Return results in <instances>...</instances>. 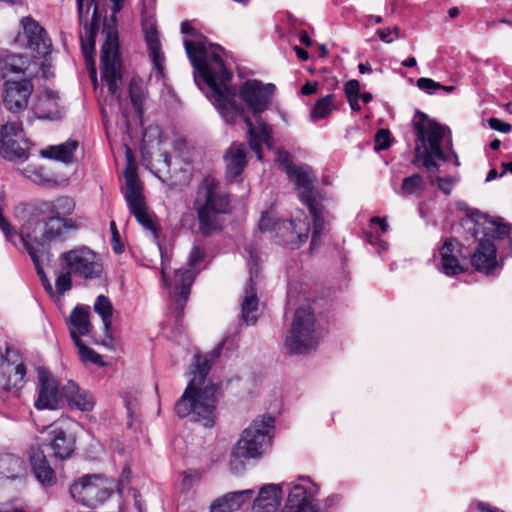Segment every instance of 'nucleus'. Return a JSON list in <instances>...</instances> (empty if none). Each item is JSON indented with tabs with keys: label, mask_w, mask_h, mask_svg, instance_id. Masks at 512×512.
Returning <instances> with one entry per match:
<instances>
[{
	"label": "nucleus",
	"mask_w": 512,
	"mask_h": 512,
	"mask_svg": "<svg viewBox=\"0 0 512 512\" xmlns=\"http://www.w3.org/2000/svg\"><path fill=\"white\" fill-rule=\"evenodd\" d=\"M283 493H287L280 512H319L316 499L320 487L309 477L301 476L291 482H282Z\"/></svg>",
	"instance_id": "10"
},
{
	"label": "nucleus",
	"mask_w": 512,
	"mask_h": 512,
	"mask_svg": "<svg viewBox=\"0 0 512 512\" xmlns=\"http://www.w3.org/2000/svg\"><path fill=\"white\" fill-rule=\"evenodd\" d=\"M210 512H231V510L224 501H221V497H219L211 504Z\"/></svg>",
	"instance_id": "53"
},
{
	"label": "nucleus",
	"mask_w": 512,
	"mask_h": 512,
	"mask_svg": "<svg viewBox=\"0 0 512 512\" xmlns=\"http://www.w3.org/2000/svg\"><path fill=\"white\" fill-rule=\"evenodd\" d=\"M204 258V249L194 246L189 254L188 267L176 270L173 282L169 284L171 288V295L175 299L177 307L180 309V313H182L184 305L189 298L190 288L197 274L195 268L204 260ZM162 278L168 285L164 268H162Z\"/></svg>",
	"instance_id": "14"
},
{
	"label": "nucleus",
	"mask_w": 512,
	"mask_h": 512,
	"mask_svg": "<svg viewBox=\"0 0 512 512\" xmlns=\"http://www.w3.org/2000/svg\"><path fill=\"white\" fill-rule=\"evenodd\" d=\"M181 33L193 36V39L184 40V47L195 70V82L199 85L198 78H202L211 89L222 115L228 121H232L240 108L232 101L235 90L225 86V82L230 78V72L224 63V50L219 45L210 43L203 35L196 33L188 21L181 23Z\"/></svg>",
	"instance_id": "1"
},
{
	"label": "nucleus",
	"mask_w": 512,
	"mask_h": 512,
	"mask_svg": "<svg viewBox=\"0 0 512 512\" xmlns=\"http://www.w3.org/2000/svg\"><path fill=\"white\" fill-rule=\"evenodd\" d=\"M83 1L84 0H77V8H78V15L80 23H85V27L88 25V14H89V7L86 8V11L84 12L83 8Z\"/></svg>",
	"instance_id": "52"
},
{
	"label": "nucleus",
	"mask_w": 512,
	"mask_h": 512,
	"mask_svg": "<svg viewBox=\"0 0 512 512\" xmlns=\"http://www.w3.org/2000/svg\"><path fill=\"white\" fill-rule=\"evenodd\" d=\"M230 78L225 82V86L236 90V88L229 86L228 82ZM275 92V86L271 83L265 84L259 80L251 79L245 81L239 88V97L246 104L248 109L256 116L257 128L254 127L251 118L244 115V110L240 104L235 101L236 95L233 96L232 101L240 108L239 113L235 116L232 121H228L221 112L220 115L227 123H234L239 116H242L244 123L247 126V132L249 136V145L253 151H255L257 158L262 160V145L266 144L267 147H272V135L271 129L266 122L261 118V114L268 109L272 103L273 95ZM237 94V91H235ZM212 97H214L212 95ZM214 99L215 106L217 103ZM218 108V107H216ZM220 111L219 109H217Z\"/></svg>",
	"instance_id": "4"
},
{
	"label": "nucleus",
	"mask_w": 512,
	"mask_h": 512,
	"mask_svg": "<svg viewBox=\"0 0 512 512\" xmlns=\"http://www.w3.org/2000/svg\"><path fill=\"white\" fill-rule=\"evenodd\" d=\"M470 222L473 227H469V230H472L473 236L479 238L480 242L489 240L493 243V240L504 237L510 231L509 226L500 219H492L487 215L477 214Z\"/></svg>",
	"instance_id": "23"
},
{
	"label": "nucleus",
	"mask_w": 512,
	"mask_h": 512,
	"mask_svg": "<svg viewBox=\"0 0 512 512\" xmlns=\"http://www.w3.org/2000/svg\"><path fill=\"white\" fill-rule=\"evenodd\" d=\"M33 91L31 79L7 80L3 88L4 107L13 114L25 111Z\"/></svg>",
	"instance_id": "19"
},
{
	"label": "nucleus",
	"mask_w": 512,
	"mask_h": 512,
	"mask_svg": "<svg viewBox=\"0 0 512 512\" xmlns=\"http://www.w3.org/2000/svg\"><path fill=\"white\" fill-rule=\"evenodd\" d=\"M459 243L456 239H447L440 248V270L447 276H455L465 271L459 259Z\"/></svg>",
	"instance_id": "28"
},
{
	"label": "nucleus",
	"mask_w": 512,
	"mask_h": 512,
	"mask_svg": "<svg viewBox=\"0 0 512 512\" xmlns=\"http://www.w3.org/2000/svg\"><path fill=\"white\" fill-rule=\"evenodd\" d=\"M358 70H359V72L361 74L371 73L372 72V68H371L369 63H360L358 65Z\"/></svg>",
	"instance_id": "61"
},
{
	"label": "nucleus",
	"mask_w": 512,
	"mask_h": 512,
	"mask_svg": "<svg viewBox=\"0 0 512 512\" xmlns=\"http://www.w3.org/2000/svg\"><path fill=\"white\" fill-rule=\"evenodd\" d=\"M129 96L135 112L140 116L142 114L145 93L140 78H132L129 83Z\"/></svg>",
	"instance_id": "38"
},
{
	"label": "nucleus",
	"mask_w": 512,
	"mask_h": 512,
	"mask_svg": "<svg viewBox=\"0 0 512 512\" xmlns=\"http://www.w3.org/2000/svg\"><path fill=\"white\" fill-rule=\"evenodd\" d=\"M21 26L26 38V46L35 53V57L48 56L52 50V42L45 29L30 16L21 19Z\"/></svg>",
	"instance_id": "21"
},
{
	"label": "nucleus",
	"mask_w": 512,
	"mask_h": 512,
	"mask_svg": "<svg viewBox=\"0 0 512 512\" xmlns=\"http://www.w3.org/2000/svg\"><path fill=\"white\" fill-rule=\"evenodd\" d=\"M246 251L249 253L250 279L244 291V297L241 303V314L244 322L250 325L257 321L259 315V300L254 287V276L257 273L254 271V266L257 265L258 256L252 248H246Z\"/></svg>",
	"instance_id": "22"
},
{
	"label": "nucleus",
	"mask_w": 512,
	"mask_h": 512,
	"mask_svg": "<svg viewBox=\"0 0 512 512\" xmlns=\"http://www.w3.org/2000/svg\"><path fill=\"white\" fill-rule=\"evenodd\" d=\"M31 60L28 56L14 54L8 51L0 53V76L7 78L14 74H25L30 66Z\"/></svg>",
	"instance_id": "30"
},
{
	"label": "nucleus",
	"mask_w": 512,
	"mask_h": 512,
	"mask_svg": "<svg viewBox=\"0 0 512 512\" xmlns=\"http://www.w3.org/2000/svg\"><path fill=\"white\" fill-rule=\"evenodd\" d=\"M471 263L478 272L486 275H493L499 269L496 258V247L489 240L479 242L475 252L472 254Z\"/></svg>",
	"instance_id": "27"
},
{
	"label": "nucleus",
	"mask_w": 512,
	"mask_h": 512,
	"mask_svg": "<svg viewBox=\"0 0 512 512\" xmlns=\"http://www.w3.org/2000/svg\"><path fill=\"white\" fill-rule=\"evenodd\" d=\"M67 420L57 421L48 427L50 447L54 456L59 459L69 458L75 449V439L67 434L64 424Z\"/></svg>",
	"instance_id": "24"
},
{
	"label": "nucleus",
	"mask_w": 512,
	"mask_h": 512,
	"mask_svg": "<svg viewBox=\"0 0 512 512\" xmlns=\"http://www.w3.org/2000/svg\"><path fill=\"white\" fill-rule=\"evenodd\" d=\"M158 162H161L164 167L168 170L169 167H170V157L167 153H163L160 155V159L158 160Z\"/></svg>",
	"instance_id": "60"
},
{
	"label": "nucleus",
	"mask_w": 512,
	"mask_h": 512,
	"mask_svg": "<svg viewBox=\"0 0 512 512\" xmlns=\"http://www.w3.org/2000/svg\"><path fill=\"white\" fill-rule=\"evenodd\" d=\"M141 24L148 47L149 56L155 71V77L157 80H161L165 76V56L162 52L154 15L147 10H142Z\"/></svg>",
	"instance_id": "18"
},
{
	"label": "nucleus",
	"mask_w": 512,
	"mask_h": 512,
	"mask_svg": "<svg viewBox=\"0 0 512 512\" xmlns=\"http://www.w3.org/2000/svg\"><path fill=\"white\" fill-rule=\"evenodd\" d=\"M101 73L109 92L119 98V83L122 80L121 62L119 59L118 36L109 30L101 48Z\"/></svg>",
	"instance_id": "15"
},
{
	"label": "nucleus",
	"mask_w": 512,
	"mask_h": 512,
	"mask_svg": "<svg viewBox=\"0 0 512 512\" xmlns=\"http://www.w3.org/2000/svg\"><path fill=\"white\" fill-rule=\"evenodd\" d=\"M230 202L229 194L213 177L202 180L193 201L202 235L209 236L222 228L221 215L230 211Z\"/></svg>",
	"instance_id": "5"
},
{
	"label": "nucleus",
	"mask_w": 512,
	"mask_h": 512,
	"mask_svg": "<svg viewBox=\"0 0 512 512\" xmlns=\"http://www.w3.org/2000/svg\"><path fill=\"white\" fill-rule=\"evenodd\" d=\"M78 348L79 357L84 363L102 364L101 356L93 349L87 347L81 339H76L74 342Z\"/></svg>",
	"instance_id": "43"
},
{
	"label": "nucleus",
	"mask_w": 512,
	"mask_h": 512,
	"mask_svg": "<svg viewBox=\"0 0 512 512\" xmlns=\"http://www.w3.org/2000/svg\"><path fill=\"white\" fill-rule=\"evenodd\" d=\"M70 494L80 504L96 508L111 496V490L106 479L94 474L84 475L75 481L70 487Z\"/></svg>",
	"instance_id": "16"
},
{
	"label": "nucleus",
	"mask_w": 512,
	"mask_h": 512,
	"mask_svg": "<svg viewBox=\"0 0 512 512\" xmlns=\"http://www.w3.org/2000/svg\"><path fill=\"white\" fill-rule=\"evenodd\" d=\"M425 188L423 177L419 174H413L403 179L401 188L397 193L403 197L411 195L420 196Z\"/></svg>",
	"instance_id": "36"
},
{
	"label": "nucleus",
	"mask_w": 512,
	"mask_h": 512,
	"mask_svg": "<svg viewBox=\"0 0 512 512\" xmlns=\"http://www.w3.org/2000/svg\"><path fill=\"white\" fill-rule=\"evenodd\" d=\"M274 425V417L260 416L243 431L231 454L232 470L239 468V460L260 458L265 453L272 443Z\"/></svg>",
	"instance_id": "6"
},
{
	"label": "nucleus",
	"mask_w": 512,
	"mask_h": 512,
	"mask_svg": "<svg viewBox=\"0 0 512 512\" xmlns=\"http://www.w3.org/2000/svg\"><path fill=\"white\" fill-rule=\"evenodd\" d=\"M38 397L35 407L38 410H56L62 403V393L57 380L45 368L38 369Z\"/></svg>",
	"instance_id": "20"
},
{
	"label": "nucleus",
	"mask_w": 512,
	"mask_h": 512,
	"mask_svg": "<svg viewBox=\"0 0 512 512\" xmlns=\"http://www.w3.org/2000/svg\"><path fill=\"white\" fill-rule=\"evenodd\" d=\"M24 174L35 184L42 186H47L53 181L51 175L41 166H28L24 169Z\"/></svg>",
	"instance_id": "42"
},
{
	"label": "nucleus",
	"mask_w": 512,
	"mask_h": 512,
	"mask_svg": "<svg viewBox=\"0 0 512 512\" xmlns=\"http://www.w3.org/2000/svg\"><path fill=\"white\" fill-rule=\"evenodd\" d=\"M334 109V95L329 94L319 99L311 110V119L316 121L326 118Z\"/></svg>",
	"instance_id": "39"
},
{
	"label": "nucleus",
	"mask_w": 512,
	"mask_h": 512,
	"mask_svg": "<svg viewBox=\"0 0 512 512\" xmlns=\"http://www.w3.org/2000/svg\"><path fill=\"white\" fill-rule=\"evenodd\" d=\"M94 311L101 317L104 330L107 333L112 325V315L114 311L112 302L105 295H99L94 303Z\"/></svg>",
	"instance_id": "37"
},
{
	"label": "nucleus",
	"mask_w": 512,
	"mask_h": 512,
	"mask_svg": "<svg viewBox=\"0 0 512 512\" xmlns=\"http://www.w3.org/2000/svg\"><path fill=\"white\" fill-rule=\"evenodd\" d=\"M226 175L229 179L240 176L247 165V150L243 143H232L224 154Z\"/></svg>",
	"instance_id": "29"
},
{
	"label": "nucleus",
	"mask_w": 512,
	"mask_h": 512,
	"mask_svg": "<svg viewBox=\"0 0 512 512\" xmlns=\"http://www.w3.org/2000/svg\"><path fill=\"white\" fill-rule=\"evenodd\" d=\"M59 259L76 277L95 280L103 273V263L98 253L87 246H79L60 254Z\"/></svg>",
	"instance_id": "12"
},
{
	"label": "nucleus",
	"mask_w": 512,
	"mask_h": 512,
	"mask_svg": "<svg viewBox=\"0 0 512 512\" xmlns=\"http://www.w3.org/2000/svg\"><path fill=\"white\" fill-rule=\"evenodd\" d=\"M29 142L19 119L7 121L0 126V154L9 161H24L28 158Z\"/></svg>",
	"instance_id": "17"
},
{
	"label": "nucleus",
	"mask_w": 512,
	"mask_h": 512,
	"mask_svg": "<svg viewBox=\"0 0 512 512\" xmlns=\"http://www.w3.org/2000/svg\"><path fill=\"white\" fill-rule=\"evenodd\" d=\"M75 209L71 197L61 196L53 200L40 201L36 211L44 217L42 238L45 241L63 240L70 230H76L75 222L69 218Z\"/></svg>",
	"instance_id": "7"
},
{
	"label": "nucleus",
	"mask_w": 512,
	"mask_h": 512,
	"mask_svg": "<svg viewBox=\"0 0 512 512\" xmlns=\"http://www.w3.org/2000/svg\"><path fill=\"white\" fill-rule=\"evenodd\" d=\"M26 375V368L23 363H20L14 367V377L15 381L13 383V387L19 389L24 382V377Z\"/></svg>",
	"instance_id": "50"
},
{
	"label": "nucleus",
	"mask_w": 512,
	"mask_h": 512,
	"mask_svg": "<svg viewBox=\"0 0 512 512\" xmlns=\"http://www.w3.org/2000/svg\"><path fill=\"white\" fill-rule=\"evenodd\" d=\"M259 229L262 232H275V237L280 239V243L291 249L299 248L309 236L308 222L281 221L272 210L262 214Z\"/></svg>",
	"instance_id": "11"
},
{
	"label": "nucleus",
	"mask_w": 512,
	"mask_h": 512,
	"mask_svg": "<svg viewBox=\"0 0 512 512\" xmlns=\"http://www.w3.org/2000/svg\"><path fill=\"white\" fill-rule=\"evenodd\" d=\"M34 114L39 119L58 120L65 114L60 96L54 91H44L37 98L33 108Z\"/></svg>",
	"instance_id": "26"
},
{
	"label": "nucleus",
	"mask_w": 512,
	"mask_h": 512,
	"mask_svg": "<svg viewBox=\"0 0 512 512\" xmlns=\"http://www.w3.org/2000/svg\"><path fill=\"white\" fill-rule=\"evenodd\" d=\"M78 147L75 140H67L66 142L49 146L41 151V155L45 158L61 161L63 163H71L73 161L74 152Z\"/></svg>",
	"instance_id": "34"
},
{
	"label": "nucleus",
	"mask_w": 512,
	"mask_h": 512,
	"mask_svg": "<svg viewBox=\"0 0 512 512\" xmlns=\"http://www.w3.org/2000/svg\"><path fill=\"white\" fill-rule=\"evenodd\" d=\"M317 90L316 84L311 82H306L301 89L303 95H311L315 93Z\"/></svg>",
	"instance_id": "56"
},
{
	"label": "nucleus",
	"mask_w": 512,
	"mask_h": 512,
	"mask_svg": "<svg viewBox=\"0 0 512 512\" xmlns=\"http://www.w3.org/2000/svg\"><path fill=\"white\" fill-rule=\"evenodd\" d=\"M371 224H378L382 233H385L388 230V224L385 219L373 217L371 218Z\"/></svg>",
	"instance_id": "57"
},
{
	"label": "nucleus",
	"mask_w": 512,
	"mask_h": 512,
	"mask_svg": "<svg viewBox=\"0 0 512 512\" xmlns=\"http://www.w3.org/2000/svg\"><path fill=\"white\" fill-rule=\"evenodd\" d=\"M276 160L283 165L287 174L296 167L292 164L291 155L285 150L278 149L276 151Z\"/></svg>",
	"instance_id": "47"
},
{
	"label": "nucleus",
	"mask_w": 512,
	"mask_h": 512,
	"mask_svg": "<svg viewBox=\"0 0 512 512\" xmlns=\"http://www.w3.org/2000/svg\"><path fill=\"white\" fill-rule=\"evenodd\" d=\"M110 230H111V245L112 249L116 254H121L124 251V245L121 243L120 234L118 232L116 223L114 221L110 222Z\"/></svg>",
	"instance_id": "46"
},
{
	"label": "nucleus",
	"mask_w": 512,
	"mask_h": 512,
	"mask_svg": "<svg viewBox=\"0 0 512 512\" xmlns=\"http://www.w3.org/2000/svg\"><path fill=\"white\" fill-rule=\"evenodd\" d=\"M417 87L427 93V94H435L437 93V88L440 87V83L434 81L431 78H419L416 83Z\"/></svg>",
	"instance_id": "44"
},
{
	"label": "nucleus",
	"mask_w": 512,
	"mask_h": 512,
	"mask_svg": "<svg viewBox=\"0 0 512 512\" xmlns=\"http://www.w3.org/2000/svg\"><path fill=\"white\" fill-rule=\"evenodd\" d=\"M345 94L347 99L359 97L360 94V83L357 80H350L344 86Z\"/></svg>",
	"instance_id": "49"
},
{
	"label": "nucleus",
	"mask_w": 512,
	"mask_h": 512,
	"mask_svg": "<svg viewBox=\"0 0 512 512\" xmlns=\"http://www.w3.org/2000/svg\"><path fill=\"white\" fill-rule=\"evenodd\" d=\"M412 127L416 136L413 162L421 163L428 173L431 184L436 182L439 190L447 195L450 194L454 179L436 176L439 170L437 161H449L450 154L457 159L452 148L450 129L421 111L415 112Z\"/></svg>",
	"instance_id": "2"
},
{
	"label": "nucleus",
	"mask_w": 512,
	"mask_h": 512,
	"mask_svg": "<svg viewBox=\"0 0 512 512\" xmlns=\"http://www.w3.org/2000/svg\"><path fill=\"white\" fill-rule=\"evenodd\" d=\"M22 468L21 460L14 455L0 456V474L7 478H13Z\"/></svg>",
	"instance_id": "40"
},
{
	"label": "nucleus",
	"mask_w": 512,
	"mask_h": 512,
	"mask_svg": "<svg viewBox=\"0 0 512 512\" xmlns=\"http://www.w3.org/2000/svg\"><path fill=\"white\" fill-rule=\"evenodd\" d=\"M70 324V336L73 342H75V338L80 339V336L87 335L92 327L88 308L83 306L75 307L70 315Z\"/></svg>",
	"instance_id": "33"
},
{
	"label": "nucleus",
	"mask_w": 512,
	"mask_h": 512,
	"mask_svg": "<svg viewBox=\"0 0 512 512\" xmlns=\"http://www.w3.org/2000/svg\"><path fill=\"white\" fill-rule=\"evenodd\" d=\"M294 50H295V52H296L297 56H298L301 60H304V61H305V60H307V59H308V57H309L308 52H307V51H305L304 49H302V48H300V47H298V46H295V47H294Z\"/></svg>",
	"instance_id": "58"
},
{
	"label": "nucleus",
	"mask_w": 512,
	"mask_h": 512,
	"mask_svg": "<svg viewBox=\"0 0 512 512\" xmlns=\"http://www.w3.org/2000/svg\"><path fill=\"white\" fill-rule=\"evenodd\" d=\"M63 391L70 406L84 412L93 409L95 401L92 394L81 389L75 382H68L63 388Z\"/></svg>",
	"instance_id": "31"
},
{
	"label": "nucleus",
	"mask_w": 512,
	"mask_h": 512,
	"mask_svg": "<svg viewBox=\"0 0 512 512\" xmlns=\"http://www.w3.org/2000/svg\"><path fill=\"white\" fill-rule=\"evenodd\" d=\"M289 178L295 183L300 200L307 206L313 218V233L311 238V249L318 246V241L325 226V211L322 206L321 195L313 189L314 176L308 167L296 166L288 173Z\"/></svg>",
	"instance_id": "8"
},
{
	"label": "nucleus",
	"mask_w": 512,
	"mask_h": 512,
	"mask_svg": "<svg viewBox=\"0 0 512 512\" xmlns=\"http://www.w3.org/2000/svg\"><path fill=\"white\" fill-rule=\"evenodd\" d=\"M315 316L309 306L296 310L291 328L285 336V347L290 354H305L314 350L319 343Z\"/></svg>",
	"instance_id": "9"
},
{
	"label": "nucleus",
	"mask_w": 512,
	"mask_h": 512,
	"mask_svg": "<svg viewBox=\"0 0 512 512\" xmlns=\"http://www.w3.org/2000/svg\"><path fill=\"white\" fill-rule=\"evenodd\" d=\"M72 272L68 269L66 270H59L56 272V279H55V298H59L63 296L67 291L71 290L72 288Z\"/></svg>",
	"instance_id": "41"
},
{
	"label": "nucleus",
	"mask_w": 512,
	"mask_h": 512,
	"mask_svg": "<svg viewBox=\"0 0 512 512\" xmlns=\"http://www.w3.org/2000/svg\"><path fill=\"white\" fill-rule=\"evenodd\" d=\"M210 367L211 359L207 355H194L191 364L193 376L175 405L179 417H190L191 421L206 428L212 427L216 419L217 387L206 380Z\"/></svg>",
	"instance_id": "3"
},
{
	"label": "nucleus",
	"mask_w": 512,
	"mask_h": 512,
	"mask_svg": "<svg viewBox=\"0 0 512 512\" xmlns=\"http://www.w3.org/2000/svg\"><path fill=\"white\" fill-rule=\"evenodd\" d=\"M160 136V129L157 126L148 127L143 134V141L150 142L152 137L158 138Z\"/></svg>",
	"instance_id": "54"
},
{
	"label": "nucleus",
	"mask_w": 512,
	"mask_h": 512,
	"mask_svg": "<svg viewBox=\"0 0 512 512\" xmlns=\"http://www.w3.org/2000/svg\"><path fill=\"white\" fill-rule=\"evenodd\" d=\"M254 493L253 489L228 492L221 496V501H224L231 512H234L241 509L244 504L249 502Z\"/></svg>",
	"instance_id": "35"
},
{
	"label": "nucleus",
	"mask_w": 512,
	"mask_h": 512,
	"mask_svg": "<svg viewBox=\"0 0 512 512\" xmlns=\"http://www.w3.org/2000/svg\"><path fill=\"white\" fill-rule=\"evenodd\" d=\"M300 41L302 44H304L306 46H310L312 44V40L310 39L309 35L305 31L301 32Z\"/></svg>",
	"instance_id": "62"
},
{
	"label": "nucleus",
	"mask_w": 512,
	"mask_h": 512,
	"mask_svg": "<svg viewBox=\"0 0 512 512\" xmlns=\"http://www.w3.org/2000/svg\"><path fill=\"white\" fill-rule=\"evenodd\" d=\"M502 166V171L500 173H498V171L495 169V168H492L487 176H486V182H490L494 179H496L498 176L499 177H502L504 176L506 173L508 172H512V161H509V162H502L501 164Z\"/></svg>",
	"instance_id": "48"
},
{
	"label": "nucleus",
	"mask_w": 512,
	"mask_h": 512,
	"mask_svg": "<svg viewBox=\"0 0 512 512\" xmlns=\"http://www.w3.org/2000/svg\"><path fill=\"white\" fill-rule=\"evenodd\" d=\"M31 466L36 479L43 486H52L56 483V475L51 468L43 451L37 450L30 456Z\"/></svg>",
	"instance_id": "32"
},
{
	"label": "nucleus",
	"mask_w": 512,
	"mask_h": 512,
	"mask_svg": "<svg viewBox=\"0 0 512 512\" xmlns=\"http://www.w3.org/2000/svg\"><path fill=\"white\" fill-rule=\"evenodd\" d=\"M477 508L480 510V511H485V512H497V509H493L491 508L489 505L485 504V503H481L479 502L477 504Z\"/></svg>",
	"instance_id": "64"
},
{
	"label": "nucleus",
	"mask_w": 512,
	"mask_h": 512,
	"mask_svg": "<svg viewBox=\"0 0 512 512\" xmlns=\"http://www.w3.org/2000/svg\"><path fill=\"white\" fill-rule=\"evenodd\" d=\"M376 34L380 38L381 41L385 43H392L394 41V38L392 37V34L390 32V28H381L376 31Z\"/></svg>",
	"instance_id": "55"
},
{
	"label": "nucleus",
	"mask_w": 512,
	"mask_h": 512,
	"mask_svg": "<svg viewBox=\"0 0 512 512\" xmlns=\"http://www.w3.org/2000/svg\"><path fill=\"white\" fill-rule=\"evenodd\" d=\"M283 498V485L265 484L260 487L253 501V512H280L278 511Z\"/></svg>",
	"instance_id": "25"
},
{
	"label": "nucleus",
	"mask_w": 512,
	"mask_h": 512,
	"mask_svg": "<svg viewBox=\"0 0 512 512\" xmlns=\"http://www.w3.org/2000/svg\"><path fill=\"white\" fill-rule=\"evenodd\" d=\"M391 144L390 132L386 129H380L375 135V149L385 150Z\"/></svg>",
	"instance_id": "45"
},
{
	"label": "nucleus",
	"mask_w": 512,
	"mask_h": 512,
	"mask_svg": "<svg viewBox=\"0 0 512 512\" xmlns=\"http://www.w3.org/2000/svg\"><path fill=\"white\" fill-rule=\"evenodd\" d=\"M131 150L126 147L127 160L131 161ZM125 200L129 206L131 213L137 221L147 230L151 231L154 239L157 238V231L152 217L147 212V207L142 195V186L138 181L135 169L129 164L125 170Z\"/></svg>",
	"instance_id": "13"
},
{
	"label": "nucleus",
	"mask_w": 512,
	"mask_h": 512,
	"mask_svg": "<svg viewBox=\"0 0 512 512\" xmlns=\"http://www.w3.org/2000/svg\"><path fill=\"white\" fill-rule=\"evenodd\" d=\"M359 97L348 98L349 105L353 111H360L361 107L358 103Z\"/></svg>",
	"instance_id": "59"
},
{
	"label": "nucleus",
	"mask_w": 512,
	"mask_h": 512,
	"mask_svg": "<svg viewBox=\"0 0 512 512\" xmlns=\"http://www.w3.org/2000/svg\"><path fill=\"white\" fill-rule=\"evenodd\" d=\"M417 64V61L414 57H408L407 59H405L403 62H402V65L404 67H408V68H412V67H415Z\"/></svg>",
	"instance_id": "63"
},
{
	"label": "nucleus",
	"mask_w": 512,
	"mask_h": 512,
	"mask_svg": "<svg viewBox=\"0 0 512 512\" xmlns=\"http://www.w3.org/2000/svg\"><path fill=\"white\" fill-rule=\"evenodd\" d=\"M489 126L493 130H497L500 132H509L511 129V126L509 123L503 122L497 118H490L489 119Z\"/></svg>",
	"instance_id": "51"
}]
</instances>
